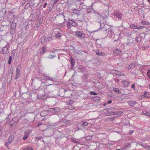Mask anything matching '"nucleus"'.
<instances>
[{
    "label": "nucleus",
    "instance_id": "nucleus-10",
    "mask_svg": "<svg viewBox=\"0 0 150 150\" xmlns=\"http://www.w3.org/2000/svg\"><path fill=\"white\" fill-rule=\"evenodd\" d=\"M31 132V131L26 130L24 133V136L23 138V139L24 140H25L27 139L29 137L30 133Z\"/></svg>",
    "mask_w": 150,
    "mask_h": 150
},
{
    "label": "nucleus",
    "instance_id": "nucleus-18",
    "mask_svg": "<svg viewBox=\"0 0 150 150\" xmlns=\"http://www.w3.org/2000/svg\"><path fill=\"white\" fill-rule=\"evenodd\" d=\"M71 63V67L72 68L74 67L75 64V61L74 59L72 57H71V59L70 60Z\"/></svg>",
    "mask_w": 150,
    "mask_h": 150
},
{
    "label": "nucleus",
    "instance_id": "nucleus-2",
    "mask_svg": "<svg viewBox=\"0 0 150 150\" xmlns=\"http://www.w3.org/2000/svg\"><path fill=\"white\" fill-rule=\"evenodd\" d=\"M67 27L69 29H71V26L76 28L78 26V24L76 22L74 21V20L70 19L68 22L67 23Z\"/></svg>",
    "mask_w": 150,
    "mask_h": 150
},
{
    "label": "nucleus",
    "instance_id": "nucleus-28",
    "mask_svg": "<svg viewBox=\"0 0 150 150\" xmlns=\"http://www.w3.org/2000/svg\"><path fill=\"white\" fill-rule=\"evenodd\" d=\"M23 150H33V148L32 147L30 146L24 148Z\"/></svg>",
    "mask_w": 150,
    "mask_h": 150
},
{
    "label": "nucleus",
    "instance_id": "nucleus-44",
    "mask_svg": "<svg viewBox=\"0 0 150 150\" xmlns=\"http://www.w3.org/2000/svg\"><path fill=\"white\" fill-rule=\"evenodd\" d=\"M108 119L109 120L110 119V121H112L114 119V117H111L110 118Z\"/></svg>",
    "mask_w": 150,
    "mask_h": 150
},
{
    "label": "nucleus",
    "instance_id": "nucleus-14",
    "mask_svg": "<svg viewBox=\"0 0 150 150\" xmlns=\"http://www.w3.org/2000/svg\"><path fill=\"white\" fill-rule=\"evenodd\" d=\"M24 89H26V88L25 86L23 85L20 87L18 91L21 93H25L23 90Z\"/></svg>",
    "mask_w": 150,
    "mask_h": 150
},
{
    "label": "nucleus",
    "instance_id": "nucleus-57",
    "mask_svg": "<svg viewBox=\"0 0 150 150\" xmlns=\"http://www.w3.org/2000/svg\"><path fill=\"white\" fill-rule=\"evenodd\" d=\"M8 63L9 64H11V61L8 60Z\"/></svg>",
    "mask_w": 150,
    "mask_h": 150
},
{
    "label": "nucleus",
    "instance_id": "nucleus-49",
    "mask_svg": "<svg viewBox=\"0 0 150 150\" xmlns=\"http://www.w3.org/2000/svg\"><path fill=\"white\" fill-rule=\"evenodd\" d=\"M91 12V9H88L87 10V12L88 13H90Z\"/></svg>",
    "mask_w": 150,
    "mask_h": 150
},
{
    "label": "nucleus",
    "instance_id": "nucleus-8",
    "mask_svg": "<svg viewBox=\"0 0 150 150\" xmlns=\"http://www.w3.org/2000/svg\"><path fill=\"white\" fill-rule=\"evenodd\" d=\"M113 15L118 18V19H121L122 17V14L117 11H115L113 12Z\"/></svg>",
    "mask_w": 150,
    "mask_h": 150
},
{
    "label": "nucleus",
    "instance_id": "nucleus-45",
    "mask_svg": "<svg viewBox=\"0 0 150 150\" xmlns=\"http://www.w3.org/2000/svg\"><path fill=\"white\" fill-rule=\"evenodd\" d=\"M108 33H109V32H110V34H112V30H111L110 29L109 30H108Z\"/></svg>",
    "mask_w": 150,
    "mask_h": 150
},
{
    "label": "nucleus",
    "instance_id": "nucleus-48",
    "mask_svg": "<svg viewBox=\"0 0 150 150\" xmlns=\"http://www.w3.org/2000/svg\"><path fill=\"white\" fill-rule=\"evenodd\" d=\"M136 29H139V30L141 29L140 26H138L137 25V28H136Z\"/></svg>",
    "mask_w": 150,
    "mask_h": 150
},
{
    "label": "nucleus",
    "instance_id": "nucleus-37",
    "mask_svg": "<svg viewBox=\"0 0 150 150\" xmlns=\"http://www.w3.org/2000/svg\"><path fill=\"white\" fill-rule=\"evenodd\" d=\"M144 148L148 150H150V146H149L146 145V146H144Z\"/></svg>",
    "mask_w": 150,
    "mask_h": 150
},
{
    "label": "nucleus",
    "instance_id": "nucleus-30",
    "mask_svg": "<svg viewBox=\"0 0 150 150\" xmlns=\"http://www.w3.org/2000/svg\"><path fill=\"white\" fill-rule=\"evenodd\" d=\"M68 108L70 110H71L75 108V107L74 106H72L71 105H69Z\"/></svg>",
    "mask_w": 150,
    "mask_h": 150
},
{
    "label": "nucleus",
    "instance_id": "nucleus-52",
    "mask_svg": "<svg viewBox=\"0 0 150 150\" xmlns=\"http://www.w3.org/2000/svg\"><path fill=\"white\" fill-rule=\"evenodd\" d=\"M54 57V56H53L52 55H50L49 56V58L51 59L53 58Z\"/></svg>",
    "mask_w": 150,
    "mask_h": 150
},
{
    "label": "nucleus",
    "instance_id": "nucleus-34",
    "mask_svg": "<svg viewBox=\"0 0 150 150\" xmlns=\"http://www.w3.org/2000/svg\"><path fill=\"white\" fill-rule=\"evenodd\" d=\"M18 117H13L12 120L14 122H16V120L17 119ZM17 121H18V120H17Z\"/></svg>",
    "mask_w": 150,
    "mask_h": 150
},
{
    "label": "nucleus",
    "instance_id": "nucleus-35",
    "mask_svg": "<svg viewBox=\"0 0 150 150\" xmlns=\"http://www.w3.org/2000/svg\"><path fill=\"white\" fill-rule=\"evenodd\" d=\"M148 77L150 79V70H148L147 72Z\"/></svg>",
    "mask_w": 150,
    "mask_h": 150
},
{
    "label": "nucleus",
    "instance_id": "nucleus-55",
    "mask_svg": "<svg viewBox=\"0 0 150 150\" xmlns=\"http://www.w3.org/2000/svg\"><path fill=\"white\" fill-rule=\"evenodd\" d=\"M42 125V122H40L38 124V126H41V125Z\"/></svg>",
    "mask_w": 150,
    "mask_h": 150
},
{
    "label": "nucleus",
    "instance_id": "nucleus-1",
    "mask_svg": "<svg viewBox=\"0 0 150 150\" xmlns=\"http://www.w3.org/2000/svg\"><path fill=\"white\" fill-rule=\"evenodd\" d=\"M57 16L58 17V20L59 21L61 22V20H63V19H64V22L62 23H60L58 24V25L60 26L61 27H63L65 26V23H64L65 19V16L64 15V14L63 13H60L59 14H58Z\"/></svg>",
    "mask_w": 150,
    "mask_h": 150
},
{
    "label": "nucleus",
    "instance_id": "nucleus-23",
    "mask_svg": "<svg viewBox=\"0 0 150 150\" xmlns=\"http://www.w3.org/2000/svg\"><path fill=\"white\" fill-rule=\"evenodd\" d=\"M128 103L130 106H133L136 103V102L129 101H128Z\"/></svg>",
    "mask_w": 150,
    "mask_h": 150
},
{
    "label": "nucleus",
    "instance_id": "nucleus-22",
    "mask_svg": "<svg viewBox=\"0 0 150 150\" xmlns=\"http://www.w3.org/2000/svg\"><path fill=\"white\" fill-rule=\"evenodd\" d=\"M96 54L98 56H104L105 53L103 52H99L98 51H97L96 52Z\"/></svg>",
    "mask_w": 150,
    "mask_h": 150
},
{
    "label": "nucleus",
    "instance_id": "nucleus-63",
    "mask_svg": "<svg viewBox=\"0 0 150 150\" xmlns=\"http://www.w3.org/2000/svg\"><path fill=\"white\" fill-rule=\"evenodd\" d=\"M148 86L149 87V88L150 89V84H149Z\"/></svg>",
    "mask_w": 150,
    "mask_h": 150
},
{
    "label": "nucleus",
    "instance_id": "nucleus-62",
    "mask_svg": "<svg viewBox=\"0 0 150 150\" xmlns=\"http://www.w3.org/2000/svg\"><path fill=\"white\" fill-rule=\"evenodd\" d=\"M148 1L149 3V4H150V0H148Z\"/></svg>",
    "mask_w": 150,
    "mask_h": 150
},
{
    "label": "nucleus",
    "instance_id": "nucleus-4",
    "mask_svg": "<svg viewBox=\"0 0 150 150\" xmlns=\"http://www.w3.org/2000/svg\"><path fill=\"white\" fill-rule=\"evenodd\" d=\"M75 35V36L80 39L84 38L85 37L84 33L81 31L76 32Z\"/></svg>",
    "mask_w": 150,
    "mask_h": 150
},
{
    "label": "nucleus",
    "instance_id": "nucleus-3",
    "mask_svg": "<svg viewBox=\"0 0 150 150\" xmlns=\"http://www.w3.org/2000/svg\"><path fill=\"white\" fill-rule=\"evenodd\" d=\"M60 109L58 107H55L54 108H51L49 109L50 113L51 114H56L57 113L60 112Z\"/></svg>",
    "mask_w": 150,
    "mask_h": 150
},
{
    "label": "nucleus",
    "instance_id": "nucleus-20",
    "mask_svg": "<svg viewBox=\"0 0 150 150\" xmlns=\"http://www.w3.org/2000/svg\"><path fill=\"white\" fill-rule=\"evenodd\" d=\"M142 38V37L140 35H139L136 37L135 40L137 42H139L141 41Z\"/></svg>",
    "mask_w": 150,
    "mask_h": 150
},
{
    "label": "nucleus",
    "instance_id": "nucleus-41",
    "mask_svg": "<svg viewBox=\"0 0 150 150\" xmlns=\"http://www.w3.org/2000/svg\"><path fill=\"white\" fill-rule=\"evenodd\" d=\"M139 145L140 146H142L144 148V146H146V145L144 144L143 143H140L139 144Z\"/></svg>",
    "mask_w": 150,
    "mask_h": 150
},
{
    "label": "nucleus",
    "instance_id": "nucleus-53",
    "mask_svg": "<svg viewBox=\"0 0 150 150\" xmlns=\"http://www.w3.org/2000/svg\"><path fill=\"white\" fill-rule=\"evenodd\" d=\"M12 59V57L11 56H10L9 57V61H11Z\"/></svg>",
    "mask_w": 150,
    "mask_h": 150
},
{
    "label": "nucleus",
    "instance_id": "nucleus-24",
    "mask_svg": "<svg viewBox=\"0 0 150 150\" xmlns=\"http://www.w3.org/2000/svg\"><path fill=\"white\" fill-rule=\"evenodd\" d=\"M142 113L144 115H145L148 117L150 116V114L148 111H144L142 112Z\"/></svg>",
    "mask_w": 150,
    "mask_h": 150
},
{
    "label": "nucleus",
    "instance_id": "nucleus-13",
    "mask_svg": "<svg viewBox=\"0 0 150 150\" xmlns=\"http://www.w3.org/2000/svg\"><path fill=\"white\" fill-rule=\"evenodd\" d=\"M44 76L46 79L47 80H50L51 81H54L55 80V78H53L50 77L47 75H44Z\"/></svg>",
    "mask_w": 150,
    "mask_h": 150
},
{
    "label": "nucleus",
    "instance_id": "nucleus-32",
    "mask_svg": "<svg viewBox=\"0 0 150 150\" xmlns=\"http://www.w3.org/2000/svg\"><path fill=\"white\" fill-rule=\"evenodd\" d=\"M61 34L59 32H58L57 33L55 34V36L56 37L59 38L61 36Z\"/></svg>",
    "mask_w": 150,
    "mask_h": 150
},
{
    "label": "nucleus",
    "instance_id": "nucleus-33",
    "mask_svg": "<svg viewBox=\"0 0 150 150\" xmlns=\"http://www.w3.org/2000/svg\"><path fill=\"white\" fill-rule=\"evenodd\" d=\"M147 93V92L146 91H145L144 93V97L146 98H149V96L147 95L146 94Z\"/></svg>",
    "mask_w": 150,
    "mask_h": 150
},
{
    "label": "nucleus",
    "instance_id": "nucleus-9",
    "mask_svg": "<svg viewBox=\"0 0 150 150\" xmlns=\"http://www.w3.org/2000/svg\"><path fill=\"white\" fill-rule=\"evenodd\" d=\"M13 137L12 136H10L9 137L7 142L5 143V145L7 147H8V146L13 142Z\"/></svg>",
    "mask_w": 150,
    "mask_h": 150
},
{
    "label": "nucleus",
    "instance_id": "nucleus-38",
    "mask_svg": "<svg viewBox=\"0 0 150 150\" xmlns=\"http://www.w3.org/2000/svg\"><path fill=\"white\" fill-rule=\"evenodd\" d=\"M90 93L91 95H97L96 93L94 91H91L90 92Z\"/></svg>",
    "mask_w": 150,
    "mask_h": 150
},
{
    "label": "nucleus",
    "instance_id": "nucleus-61",
    "mask_svg": "<svg viewBox=\"0 0 150 150\" xmlns=\"http://www.w3.org/2000/svg\"><path fill=\"white\" fill-rule=\"evenodd\" d=\"M41 42L42 44L44 43V41H41Z\"/></svg>",
    "mask_w": 150,
    "mask_h": 150
},
{
    "label": "nucleus",
    "instance_id": "nucleus-59",
    "mask_svg": "<svg viewBox=\"0 0 150 150\" xmlns=\"http://www.w3.org/2000/svg\"><path fill=\"white\" fill-rule=\"evenodd\" d=\"M13 125L11 124L10 125V127H13Z\"/></svg>",
    "mask_w": 150,
    "mask_h": 150
},
{
    "label": "nucleus",
    "instance_id": "nucleus-46",
    "mask_svg": "<svg viewBox=\"0 0 150 150\" xmlns=\"http://www.w3.org/2000/svg\"><path fill=\"white\" fill-rule=\"evenodd\" d=\"M133 132V130H130L129 131V135H131Z\"/></svg>",
    "mask_w": 150,
    "mask_h": 150
},
{
    "label": "nucleus",
    "instance_id": "nucleus-43",
    "mask_svg": "<svg viewBox=\"0 0 150 150\" xmlns=\"http://www.w3.org/2000/svg\"><path fill=\"white\" fill-rule=\"evenodd\" d=\"M102 25L101 24H100V28H103L104 29L105 28V26L106 25H107L105 24L104 25H103V27H102Z\"/></svg>",
    "mask_w": 150,
    "mask_h": 150
},
{
    "label": "nucleus",
    "instance_id": "nucleus-56",
    "mask_svg": "<svg viewBox=\"0 0 150 150\" xmlns=\"http://www.w3.org/2000/svg\"><path fill=\"white\" fill-rule=\"evenodd\" d=\"M141 29H143L145 28V26H140Z\"/></svg>",
    "mask_w": 150,
    "mask_h": 150
},
{
    "label": "nucleus",
    "instance_id": "nucleus-40",
    "mask_svg": "<svg viewBox=\"0 0 150 150\" xmlns=\"http://www.w3.org/2000/svg\"><path fill=\"white\" fill-rule=\"evenodd\" d=\"M88 125V122H83L82 126H87Z\"/></svg>",
    "mask_w": 150,
    "mask_h": 150
},
{
    "label": "nucleus",
    "instance_id": "nucleus-51",
    "mask_svg": "<svg viewBox=\"0 0 150 150\" xmlns=\"http://www.w3.org/2000/svg\"><path fill=\"white\" fill-rule=\"evenodd\" d=\"M135 84H133L132 86H131V87L132 88H134V87H135Z\"/></svg>",
    "mask_w": 150,
    "mask_h": 150
},
{
    "label": "nucleus",
    "instance_id": "nucleus-29",
    "mask_svg": "<svg viewBox=\"0 0 150 150\" xmlns=\"http://www.w3.org/2000/svg\"><path fill=\"white\" fill-rule=\"evenodd\" d=\"M113 90L114 92L116 93L120 91L119 89L116 87L113 88Z\"/></svg>",
    "mask_w": 150,
    "mask_h": 150
},
{
    "label": "nucleus",
    "instance_id": "nucleus-11",
    "mask_svg": "<svg viewBox=\"0 0 150 150\" xmlns=\"http://www.w3.org/2000/svg\"><path fill=\"white\" fill-rule=\"evenodd\" d=\"M48 113H50L49 110H44L40 112V115L41 116L44 117L46 116Z\"/></svg>",
    "mask_w": 150,
    "mask_h": 150
},
{
    "label": "nucleus",
    "instance_id": "nucleus-31",
    "mask_svg": "<svg viewBox=\"0 0 150 150\" xmlns=\"http://www.w3.org/2000/svg\"><path fill=\"white\" fill-rule=\"evenodd\" d=\"M42 52H40V54H42L45 53V47H42Z\"/></svg>",
    "mask_w": 150,
    "mask_h": 150
},
{
    "label": "nucleus",
    "instance_id": "nucleus-26",
    "mask_svg": "<svg viewBox=\"0 0 150 150\" xmlns=\"http://www.w3.org/2000/svg\"><path fill=\"white\" fill-rule=\"evenodd\" d=\"M16 23H13L11 26V28L15 30L16 28Z\"/></svg>",
    "mask_w": 150,
    "mask_h": 150
},
{
    "label": "nucleus",
    "instance_id": "nucleus-54",
    "mask_svg": "<svg viewBox=\"0 0 150 150\" xmlns=\"http://www.w3.org/2000/svg\"><path fill=\"white\" fill-rule=\"evenodd\" d=\"M112 102V101L111 100H109L108 101V104H109L110 103Z\"/></svg>",
    "mask_w": 150,
    "mask_h": 150
},
{
    "label": "nucleus",
    "instance_id": "nucleus-19",
    "mask_svg": "<svg viewBox=\"0 0 150 150\" xmlns=\"http://www.w3.org/2000/svg\"><path fill=\"white\" fill-rule=\"evenodd\" d=\"M135 65L134 63H132L130 64L127 67L128 70L133 69L135 67Z\"/></svg>",
    "mask_w": 150,
    "mask_h": 150
},
{
    "label": "nucleus",
    "instance_id": "nucleus-25",
    "mask_svg": "<svg viewBox=\"0 0 150 150\" xmlns=\"http://www.w3.org/2000/svg\"><path fill=\"white\" fill-rule=\"evenodd\" d=\"M137 25H136L134 24H132L130 25V28H131L135 29H136V28H137Z\"/></svg>",
    "mask_w": 150,
    "mask_h": 150
},
{
    "label": "nucleus",
    "instance_id": "nucleus-16",
    "mask_svg": "<svg viewBox=\"0 0 150 150\" xmlns=\"http://www.w3.org/2000/svg\"><path fill=\"white\" fill-rule=\"evenodd\" d=\"M72 12L74 14L79 15L80 11L77 9L74 8L72 9Z\"/></svg>",
    "mask_w": 150,
    "mask_h": 150
},
{
    "label": "nucleus",
    "instance_id": "nucleus-15",
    "mask_svg": "<svg viewBox=\"0 0 150 150\" xmlns=\"http://www.w3.org/2000/svg\"><path fill=\"white\" fill-rule=\"evenodd\" d=\"M121 52V51L118 49H116L113 50V53L115 55L117 56Z\"/></svg>",
    "mask_w": 150,
    "mask_h": 150
},
{
    "label": "nucleus",
    "instance_id": "nucleus-58",
    "mask_svg": "<svg viewBox=\"0 0 150 150\" xmlns=\"http://www.w3.org/2000/svg\"><path fill=\"white\" fill-rule=\"evenodd\" d=\"M2 135V131H0V136Z\"/></svg>",
    "mask_w": 150,
    "mask_h": 150
},
{
    "label": "nucleus",
    "instance_id": "nucleus-5",
    "mask_svg": "<svg viewBox=\"0 0 150 150\" xmlns=\"http://www.w3.org/2000/svg\"><path fill=\"white\" fill-rule=\"evenodd\" d=\"M21 69V64H19L16 68V76L15 78L16 79H17L20 76V71Z\"/></svg>",
    "mask_w": 150,
    "mask_h": 150
},
{
    "label": "nucleus",
    "instance_id": "nucleus-39",
    "mask_svg": "<svg viewBox=\"0 0 150 150\" xmlns=\"http://www.w3.org/2000/svg\"><path fill=\"white\" fill-rule=\"evenodd\" d=\"M41 138H42V137H37L35 139L36 140L38 141V140L40 139Z\"/></svg>",
    "mask_w": 150,
    "mask_h": 150
},
{
    "label": "nucleus",
    "instance_id": "nucleus-64",
    "mask_svg": "<svg viewBox=\"0 0 150 150\" xmlns=\"http://www.w3.org/2000/svg\"><path fill=\"white\" fill-rule=\"evenodd\" d=\"M116 150H120L119 149H117Z\"/></svg>",
    "mask_w": 150,
    "mask_h": 150
},
{
    "label": "nucleus",
    "instance_id": "nucleus-17",
    "mask_svg": "<svg viewBox=\"0 0 150 150\" xmlns=\"http://www.w3.org/2000/svg\"><path fill=\"white\" fill-rule=\"evenodd\" d=\"M92 8L93 10V13L95 14L96 17L97 18H99L101 16V15L99 12L96 11Z\"/></svg>",
    "mask_w": 150,
    "mask_h": 150
},
{
    "label": "nucleus",
    "instance_id": "nucleus-60",
    "mask_svg": "<svg viewBox=\"0 0 150 150\" xmlns=\"http://www.w3.org/2000/svg\"><path fill=\"white\" fill-rule=\"evenodd\" d=\"M5 120H6V121H9V120H8V119L7 118H6L5 119Z\"/></svg>",
    "mask_w": 150,
    "mask_h": 150
},
{
    "label": "nucleus",
    "instance_id": "nucleus-21",
    "mask_svg": "<svg viewBox=\"0 0 150 150\" xmlns=\"http://www.w3.org/2000/svg\"><path fill=\"white\" fill-rule=\"evenodd\" d=\"M141 23L144 25H150V23L146 21H142Z\"/></svg>",
    "mask_w": 150,
    "mask_h": 150
},
{
    "label": "nucleus",
    "instance_id": "nucleus-12",
    "mask_svg": "<svg viewBox=\"0 0 150 150\" xmlns=\"http://www.w3.org/2000/svg\"><path fill=\"white\" fill-rule=\"evenodd\" d=\"M122 83L123 85L126 88L127 87L129 84V83L128 81L126 80H123L122 81Z\"/></svg>",
    "mask_w": 150,
    "mask_h": 150
},
{
    "label": "nucleus",
    "instance_id": "nucleus-42",
    "mask_svg": "<svg viewBox=\"0 0 150 150\" xmlns=\"http://www.w3.org/2000/svg\"><path fill=\"white\" fill-rule=\"evenodd\" d=\"M47 2L45 3L44 4V6H43V8H45L46 7V6H47Z\"/></svg>",
    "mask_w": 150,
    "mask_h": 150
},
{
    "label": "nucleus",
    "instance_id": "nucleus-36",
    "mask_svg": "<svg viewBox=\"0 0 150 150\" xmlns=\"http://www.w3.org/2000/svg\"><path fill=\"white\" fill-rule=\"evenodd\" d=\"M117 113V114L119 116L123 114V112L122 111H118Z\"/></svg>",
    "mask_w": 150,
    "mask_h": 150
},
{
    "label": "nucleus",
    "instance_id": "nucleus-6",
    "mask_svg": "<svg viewBox=\"0 0 150 150\" xmlns=\"http://www.w3.org/2000/svg\"><path fill=\"white\" fill-rule=\"evenodd\" d=\"M111 109L107 108H105L102 110L101 111V113L103 115H110L112 114L110 113L111 111Z\"/></svg>",
    "mask_w": 150,
    "mask_h": 150
},
{
    "label": "nucleus",
    "instance_id": "nucleus-47",
    "mask_svg": "<svg viewBox=\"0 0 150 150\" xmlns=\"http://www.w3.org/2000/svg\"><path fill=\"white\" fill-rule=\"evenodd\" d=\"M59 1V0H54V4H55Z\"/></svg>",
    "mask_w": 150,
    "mask_h": 150
},
{
    "label": "nucleus",
    "instance_id": "nucleus-7",
    "mask_svg": "<svg viewBox=\"0 0 150 150\" xmlns=\"http://www.w3.org/2000/svg\"><path fill=\"white\" fill-rule=\"evenodd\" d=\"M9 47V43L8 42L6 45L3 48L2 51L0 53H1V52H2L3 54H5L6 53L8 50Z\"/></svg>",
    "mask_w": 150,
    "mask_h": 150
},
{
    "label": "nucleus",
    "instance_id": "nucleus-27",
    "mask_svg": "<svg viewBox=\"0 0 150 150\" xmlns=\"http://www.w3.org/2000/svg\"><path fill=\"white\" fill-rule=\"evenodd\" d=\"M74 102L72 100H70L67 101V103L68 105H71L73 104Z\"/></svg>",
    "mask_w": 150,
    "mask_h": 150
},
{
    "label": "nucleus",
    "instance_id": "nucleus-50",
    "mask_svg": "<svg viewBox=\"0 0 150 150\" xmlns=\"http://www.w3.org/2000/svg\"><path fill=\"white\" fill-rule=\"evenodd\" d=\"M52 38H50V37H49V38H48L47 39V40L48 41H51V40H52Z\"/></svg>",
    "mask_w": 150,
    "mask_h": 150
}]
</instances>
